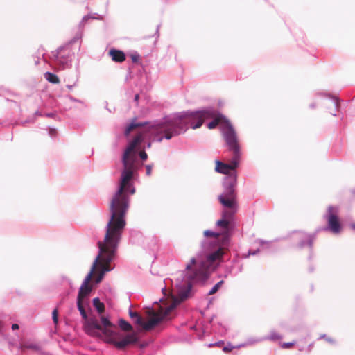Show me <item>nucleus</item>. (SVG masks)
Returning <instances> with one entry per match:
<instances>
[{
    "mask_svg": "<svg viewBox=\"0 0 355 355\" xmlns=\"http://www.w3.org/2000/svg\"><path fill=\"white\" fill-rule=\"evenodd\" d=\"M207 119H213L207 124L209 129H214L217 125H220L222 130L230 125V122L221 114L216 110L209 108L196 112L186 113L183 115L166 120L164 123L157 125H150L148 123H141L132 121L125 129V135L138 129L137 135L129 144L125 149L123 156V170L121 173V180L125 172L130 173V178L128 180V190L130 194L135 192V188L130 183L134 172L137 170V157L136 148L142 142L147 135L154 136L158 141H162L163 138L170 139L172 137L180 134L190 125L193 129L200 128L203 122Z\"/></svg>",
    "mask_w": 355,
    "mask_h": 355,
    "instance_id": "nucleus-1",
    "label": "nucleus"
},
{
    "mask_svg": "<svg viewBox=\"0 0 355 355\" xmlns=\"http://www.w3.org/2000/svg\"><path fill=\"white\" fill-rule=\"evenodd\" d=\"M130 172H125L121 180L119 187L112 197L110 205V218L107 225L104 240L98 241L99 252L95 259L91 270L82 284L78 295V300H82L92 291L89 282L94 275L97 273L96 282L103 279L106 272L113 268L110 263L114 259L122 232L126 225L125 215L129 207L128 180Z\"/></svg>",
    "mask_w": 355,
    "mask_h": 355,
    "instance_id": "nucleus-2",
    "label": "nucleus"
},
{
    "mask_svg": "<svg viewBox=\"0 0 355 355\" xmlns=\"http://www.w3.org/2000/svg\"><path fill=\"white\" fill-rule=\"evenodd\" d=\"M113 324L105 317H101V323L97 318H91L87 320L85 324V329L87 334L94 337L101 338L105 342L114 345L116 348L122 349L128 345L135 343L137 341V337L135 334H128L121 340H117L119 338L112 327Z\"/></svg>",
    "mask_w": 355,
    "mask_h": 355,
    "instance_id": "nucleus-3",
    "label": "nucleus"
},
{
    "mask_svg": "<svg viewBox=\"0 0 355 355\" xmlns=\"http://www.w3.org/2000/svg\"><path fill=\"white\" fill-rule=\"evenodd\" d=\"M209 277V268L207 263L205 261L197 264L196 259L192 257L185 267V278L187 287L181 289L178 293V303L186 300L189 294L192 284L194 283L204 282Z\"/></svg>",
    "mask_w": 355,
    "mask_h": 355,
    "instance_id": "nucleus-4",
    "label": "nucleus"
},
{
    "mask_svg": "<svg viewBox=\"0 0 355 355\" xmlns=\"http://www.w3.org/2000/svg\"><path fill=\"white\" fill-rule=\"evenodd\" d=\"M236 175L231 176L230 182L225 185L224 192L218 196L219 202L225 208L223 211L225 217H233L238 209L237 194L236 191Z\"/></svg>",
    "mask_w": 355,
    "mask_h": 355,
    "instance_id": "nucleus-5",
    "label": "nucleus"
},
{
    "mask_svg": "<svg viewBox=\"0 0 355 355\" xmlns=\"http://www.w3.org/2000/svg\"><path fill=\"white\" fill-rule=\"evenodd\" d=\"M175 306L176 302H175L166 308L160 306L158 311H155L153 309H148L147 311V314L150 317V319L145 322L143 318L139 315H138L137 317L135 318V322L138 325L142 327L145 331H150L159 322L171 320V317L170 316V314Z\"/></svg>",
    "mask_w": 355,
    "mask_h": 355,
    "instance_id": "nucleus-6",
    "label": "nucleus"
},
{
    "mask_svg": "<svg viewBox=\"0 0 355 355\" xmlns=\"http://www.w3.org/2000/svg\"><path fill=\"white\" fill-rule=\"evenodd\" d=\"M223 135L228 150L233 155L241 157V146L238 135L232 124L227 125V127L223 130Z\"/></svg>",
    "mask_w": 355,
    "mask_h": 355,
    "instance_id": "nucleus-7",
    "label": "nucleus"
},
{
    "mask_svg": "<svg viewBox=\"0 0 355 355\" xmlns=\"http://www.w3.org/2000/svg\"><path fill=\"white\" fill-rule=\"evenodd\" d=\"M241 157H236L233 155L231 162L230 164H225L220 161L216 162V171L218 173L229 175L226 178L225 185L230 182L231 176L236 175V168L239 165V162Z\"/></svg>",
    "mask_w": 355,
    "mask_h": 355,
    "instance_id": "nucleus-8",
    "label": "nucleus"
},
{
    "mask_svg": "<svg viewBox=\"0 0 355 355\" xmlns=\"http://www.w3.org/2000/svg\"><path fill=\"white\" fill-rule=\"evenodd\" d=\"M337 208L330 206L327 209V223L329 229L334 234H338L340 232L341 225L337 216Z\"/></svg>",
    "mask_w": 355,
    "mask_h": 355,
    "instance_id": "nucleus-9",
    "label": "nucleus"
},
{
    "mask_svg": "<svg viewBox=\"0 0 355 355\" xmlns=\"http://www.w3.org/2000/svg\"><path fill=\"white\" fill-rule=\"evenodd\" d=\"M228 241L225 238L224 241H220L219 248L214 252L210 253L207 258V261L211 264L216 261H221L223 255L227 250L226 245H227Z\"/></svg>",
    "mask_w": 355,
    "mask_h": 355,
    "instance_id": "nucleus-10",
    "label": "nucleus"
},
{
    "mask_svg": "<svg viewBox=\"0 0 355 355\" xmlns=\"http://www.w3.org/2000/svg\"><path fill=\"white\" fill-rule=\"evenodd\" d=\"M233 217H225L222 214V218L216 222V226L223 230V232L220 234H224L227 236V233L229 231L230 220Z\"/></svg>",
    "mask_w": 355,
    "mask_h": 355,
    "instance_id": "nucleus-11",
    "label": "nucleus"
},
{
    "mask_svg": "<svg viewBox=\"0 0 355 355\" xmlns=\"http://www.w3.org/2000/svg\"><path fill=\"white\" fill-rule=\"evenodd\" d=\"M109 55L112 58V60L116 62H122L125 60V53L120 50L111 49L109 51Z\"/></svg>",
    "mask_w": 355,
    "mask_h": 355,
    "instance_id": "nucleus-12",
    "label": "nucleus"
},
{
    "mask_svg": "<svg viewBox=\"0 0 355 355\" xmlns=\"http://www.w3.org/2000/svg\"><path fill=\"white\" fill-rule=\"evenodd\" d=\"M203 234L206 237H214L218 240L221 239V241H224L225 238L228 240L227 236H226L224 234H220L219 232H215L211 230H205L204 231Z\"/></svg>",
    "mask_w": 355,
    "mask_h": 355,
    "instance_id": "nucleus-13",
    "label": "nucleus"
},
{
    "mask_svg": "<svg viewBox=\"0 0 355 355\" xmlns=\"http://www.w3.org/2000/svg\"><path fill=\"white\" fill-rule=\"evenodd\" d=\"M44 77L49 82H50L51 83L58 84L60 83L59 78L56 75H55L52 73H50V72L45 73Z\"/></svg>",
    "mask_w": 355,
    "mask_h": 355,
    "instance_id": "nucleus-14",
    "label": "nucleus"
},
{
    "mask_svg": "<svg viewBox=\"0 0 355 355\" xmlns=\"http://www.w3.org/2000/svg\"><path fill=\"white\" fill-rule=\"evenodd\" d=\"M93 305L99 313H102L105 311L104 304L102 303L99 298L96 297L93 300Z\"/></svg>",
    "mask_w": 355,
    "mask_h": 355,
    "instance_id": "nucleus-15",
    "label": "nucleus"
},
{
    "mask_svg": "<svg viewBox=\"0 0 355 355\" xmlns=\"http://www.w3.org/2000/svg\"><path fill=\"white\" fill-rule=\"evenodd\" d=\"M120 328L125 331H130L132 329V325L126 320L121 319L119 321Z\"/></svg>",
    "mask_w": 355,
    "mask_h": 355,
    "instance_id": "nucleus-16",
    "label": "nucleus"
},
{
    "mask_svg": "<svg viewBox=\"0 0 355 355\" xmlns=\"http://www.w3.org/2000/svg\"><path fill=\"white\" fill-rule=\"evenodd\" d=\"M77 305H78V310L80 311V314L81 315L83 316V318L86 319L87 318V313H86V311L82 304V300H77Z\"/></svg>",
    "mask_w": 355,
    "mask_h": 355,
    "instance_id": "nucleus-17",
    "label": "nucleus"
},
{
    "mask_svg": "<svg viewBox=\"0 0 355 355\" xmlns=\"http://www.w3.org/2000/svg\"><path fill=\"white\" fill-rule=\"evenodd\" d=\"M224 284V281L221 280L218 282L209 292V295H214L216 293L220 286Z\"/></svg>",
    "mask_w": 355,
    "mask_h": 355,
    "instance_id": "nucleus-18",
    "label": "nucleus"
},
{
    "mask_svg": "<svg viewBox=\"0 0 355 355\" xmlns=\"http://www.w3.org/2000/svg\"><path fill=\"white\" fill-rule=\"evenodd\" d=\"M52 318L53 322L57 324L58 322V310L55 308L52 312Z\"/></svg>",
    "mask_w": 355,
    "mask_h": 355,
    "instance_id": "nucleus-19",
    "label": "nucleus"
},
{
    "mask_svg": "<svg viewBox=\"0 0 355 355\" xmlns=\"http://www.w3.org/2000/svg\"><path fill=\"white\" fill-rule=\"evenodd\" d=\"M295 342L291 343H281V347L283 349H289L292 348L295 345Z\"/></svg>",
    "mask_w": 355,
    "mask_h": 355,
    "instance_id": "nucleus-20",
    "label": "nucleus"
},
{
    "mask_svg": "<svg viewBox=\"0 0 355 355\" xmlns=\"http://www.w3.org/2000/svg\"><path fill=\"white\" fill-rule=\"evenodd\" d=\"M282 338V336L278 334L277 333H272L270 336V340H279Z\"/></svg>",
    "mask_w": 355,
    "mask_h": 355,
    "instance_id": "nucleus-21",
    "label": "nucleus"
},
{
    "mask_svg": "<svg viewBox=\"0 0 355 355\" xmlns=\"http://www.w3.org/2000/svg\"><path fill=\"white\" fill-rule=\"evenodd\" d=\"M21 348L22 349H26V348L33 349H37V347L36 345H21Z\"/></svg>",
    "mask_w": 355,
    "mask_h": 355,
    "instance_id": "nucleus-22",
    "label": "nucleus"
},
{
    "mask_svg": "<svg viewBox=\"0 0 355 355\" xmlns=\"http://www.w3.org/2000/svg\"><path fill=\"white\" fill-rule=\"evenodd\" d=\"M235 347L234 346H232L230 345H228L227 346H225L223 347V350L226 352V353H228V352H230L233 349H234Z\"/></svg>",
    "mask_w": 355,
    "mask_h": 355,
    "instance_id": "nucleus-23",
    "label": "nucleus"
},
{
    "mask_svg": "<svg viewBox=\"0 0 355 355\" xmlns=\"http://www.w3.org/2000/svg\"><path fill=\"white\" fill-rule=\"evenodd\" d=\"M139 156H140L141 159H143V160H146L147 159V157H148V155H147L146 153L144 150H141L139 153Z\"/></svg>",
    "mask_w": 355,
    "mask_h": 355,
    "instance_id": "nucleus-24",
    "label": "nucleus"
},
{
    "mask_svg": "<svg viewBox=\"0 0 355 355\" xmlns=\"http://www.w3.org/2000/svg\"><path fill=\"white\" fill-rule=\"evenodd\" d=\"M131 59L133 62H137L139 61V56L138 55H132Z\"/></svg>",
    "mask_w": 355,
    "mask_h": 355,
    "instance_id": "nucleus-25",
    "label": "nucleus"
},
{
    "mask_svg": "<svg viewBox=\"0 0 355 355\" xmlns=\"http://www.w3.org/2000/svg\"><path fill=\"white\" fill-rule=\"evenodd\" d=\"M129 315H130V317L132 319H135L136 317H137V315H139V313H137V312H133V311H130V312H129Z\"/></svg>",
    "mask_w": 355,
    "mask_h": 355,
    "instance_id": "nucleus-26",
    "label": "nucleus"
},
{
    "mask_svg": "<svg viewBox=\"0 0 355 355\" xmlns=\"http://www.w3.org/2000/svg\"><path fill=\"white\" fill-rule=\"evenodd\" d=\"M146 168V174L148 175H150L151 174L152 166L147 165Z\"/></svg>",
    "mask_w": 355,
    "mask_h": 355,
    "instance_id": "nucleus-27",
    "label": "nucleus"
},
{
    "mask_svg": "<svg viewBox=\"0 0 355 355\" xmlns=\"http://www.w3.org/2000/svg\"><path fill=\"white\" fill-rule=\"evenodd\" d=\"M322 338H325V339H326V340H327V341H328V342H329V343H334V340L333 338H326L324 335V336H322Z\"/></svg>",
    "mask_w": 355,
    "mask_h": 355,
    "instance_id": "nucleus-28",
    "label": "nucleus"
},
{
    "mask_svg": "<svg viewBox=\"0 0 355 355\" xmlns=\"http://www.w3.org/2000/svg\"><path fill=\"white\" fill-rule=\"evenodd\" d=\"M19 329V325L17 324H13L12 325V330H17Z\"/></svg>",
    "mask_w": 355,
    "mask_h": 355,
    "instance_id": "nucleus-29",
    "label": "nucleus"
},
{
    "mask_svg": "<svg viewBox=\"0 0 355 355\" xmlns=\"http://www.w3.org/2000/svg\"><path fill=\"white\" fill-rule=\"evenodd\" d=\"M139 98V94H136V95L135 96V101H138Z\"/></svg>",
    "mask_w": 355,
    "mask_h": 355,
    "instance_id": "nucleus-30",
    "label": "nucleus"
},
{
    "mask_svg": "<svg viewBox=\"0 0 355 355\" xmlns=\"http://www.w3.org/2000/svg\"><path fill=\"white\" fill-rule=\"evenodd\" d=\"M351 227H352V228H353L354 230H355V224H352Z\"/></svg>",
    "mask_w": 355,
    "mask_h": 355,
    "instance_id": "nucleus-31",
    "label": "nucleus"
},
{
    "mask_svg": "<svg viewBox=\"0 0 355 355\" xmlns=\"http://www.w3.org/2000/svg\"><path fill=\"white\" fill-rule=\"evenodd\" d=\"M54 133H55V130H51V135H53V134H54Z\"/></svg>",
    "mask_w": 355,
    "mask_h": 355,
    "instance_id": "nucleus-32",
    "label": "nucleus"
},
{
    "mask_svg": "<svg viewBox=\"0 0 355 355\" xmlns=\"http://www.w3.org/2000/svg\"><path fill=\"white\" fill-rule=\"evenodd\" d=\"M150 146H151V144H150V143H148V148H150Z\"/></svg>",
    "mask_w": 355,
    "mask_h": 355,
    "instance_id": "nucleus-33",
    "label": "nucleus"
}]
</instances>
